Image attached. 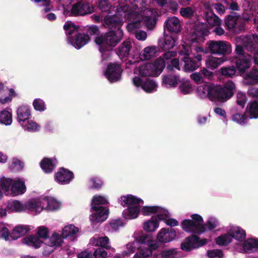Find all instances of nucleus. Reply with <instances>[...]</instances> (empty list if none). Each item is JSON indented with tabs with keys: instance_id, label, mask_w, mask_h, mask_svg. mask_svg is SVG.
<instances>
[{
	"instance_id": "nucleus-1",
	"label": "nucleus",
	"mask_w": 258,
	"mask_h": 258,
	"mask_svg": "<svg viewBox=\"0 0 258 258\" xmlns=\"http://www.w3.org/2000/svg\"><path fill=\"white\" fill-rule=\"evenodd\" d=\"M128 6L121 7L118 11V16H107L104 19L105 26L114 27V30H111L104 35L96 37L95 42L99 46V49L102 53V57L105 59L110 52L109 46H114L120 41L123 36L122 31L120 25L126 20L125 11L128 10Z\"/></svg>"
},
{
	"instance_id": "nucleus-2",
	"label": "nucleus",
	"mask_w": 258,
	"mask_h": 258,
	"mask_svg": "<svg viewBox=\"0 0 258 258\" xmlns=\"http://www.w3.org/2000/svg\"><path fill=\"white\" fill-rule=\"evenodd\" d=\"M141 3H138L132 8L128 7L125 11L126 20H128L127 30L135 34L139 40H145L147 37L146 33L143 31H138L142 25H145L148 29H152L156 24L158 13L156 10H148L141 8Z\"/></svg>"
},
{
	"instance_id": "nucleus-3",
	"label": "nucleus",
	"mask_w": 258,
	"mask_h": 258,
	"mask_svg": "<svg viewBox=\"0 0 258 258\" xmlns=\"http://www.w3.org/2000/svg\"><path fill=\"white\" fill-rule=\"evenodd\" d=\"M27 190L25 181L20 178L2 177L0 179V198L6 196L16 197L24 195Z\"/></svg>"
},
{
	"instance_id": "nucleus-4",
	"label": "nucleus",
	"mask_w": 258,
	"mask_h": 258,
	"mask_svg": "<svg viewBox=\"0 0 258 258\" xmlns=\"http://www.w3.org/2000/svg\"><path fill=\"white\" fill-rule=\"evenodd\" d=\"M204 26L203 24L197 25L195 30L191 36L190 45H189L190 43L188 41L183 44L191 48L190 54L191 53L194 58L197 59V62L199 63L202 60L203 54L207 53L208 50L201 46L194 45V43H200L204 41V36L206 35L207 33V29L204 28Z\"/></svg>"
},
{
	"instance_id": "nucleus-5",
	"label": "nucleus",
	"mask_w": 258,
	"mask_h": 258,
	"mask_svg": "<svg viewBox=\"0 0 258 258\" xmlns=\"http://www.w3.org/2000/svg\"><path fill=\"white\" fill-rule=\"evenodd\" d=\"M119 201L121 205L127 207V208L124 209L122 213L124 219L133 220L138 217L141 212L140 205L144 203L143 200L133 195H127L121 196Z\"/></svg>"
},
{
	"instance_id": "nucleus-6",
	"label": "nucleus",
	"mask_w": 258,
	"mask_h": 258,
	"mask_svg": "<svg viewBox=\"0 0 258 258\" xmlns=\"http://www.w3.org/2000/svg\"><path fill=\"white\" fill-rule=\"evenodd\" d=\"M235 91V85L231 81L226 82L223 87L214 84L211 101L225 102L233 96Z\"/></svg>"
},
{
	"instance_id": "nucleus-7",
	"label": "nucleus",
	"mask_w": 258,
	"mask_h": 258,
	"mask_svg": "<svg viewBox=\"0 0 258 258\" xmlns=\"http://www.w3.org/2000/svg\"><path fill=\"white\" fill-rule=\"evenodd\" d=\"M164 67V62L161 59H157L153 63L142 64L136 69L134 73L141 78L148 76L156 77L162 73Z\"/></svg>"
},
{
	"instance_id": "nucleus-8",
	"label": "nucleus",
	"mask_w": 258,
	"mask_h": 258,
	"mask_svg": "<svg viewBox=\"0 0 258 258\" xmlns=\"http://www.w3.org/2000/svg\"><path fill=\"white\" fill-rule=\"evenodd\" d=\"M190 219H184L181 223V228L185 231L201 234L206 231L203 217L197 214H192Z\"/></svg>"
},
{
	"instance_id": "nucleus-9",
	"label": "nucleus",
	"mask_w": 258,
	"mask_h": 258,
	"mask_svg": "<svg viewBox=\"0 0 258 258\" xmlns=\"http://www.w3.org/2000/svg\"><path fill=\"white\" fill-rule=\"evenodd\" d=\"M257 48H258L257 35L243 36V75L245 70L249 68L251 64V59L246 57L244 50L254 51Z\"/></svg>"
},
{
	"instance_id": "nucleus-10",
	"label": "nucleus",
	"mask_w": 258,
	"mask_h": 258,
	"mask_svg": "<svg viewBox=\"0 0 258 258\" xmlns=\"http://www.w3.org/2000/svg\"><path fill=\"white\" fill-rule=\"evenodd\" d=\"M232 238L241 242L242 232L240 228H232L227 233L221 234L215 239L216 244L221 246H226L231 242Z\"/></svg>"
},
{
	"instance_id": "nucleus-11",
	"label": "nucleus",
	"mask_w": 258,
	"mask_h": 258,
	"mask_svg": "<svg viewBox=\"0 0 258 258\" xmlns=\"http://www.w3.org/2000/svg\"><path fill=\"white\" fill-rule=\"evenodd\" d=\"M207 44L210 52L213 54L225 56L232 52L231 45L225 41H211Z\"/></svg>"
},
{
	"instance_id": "nucleus-12",
	"label": "nucleus",
	"mask_w": 258,
	"mask_h": 258,
	"mask_svg": "<svg viewBox=\"0 0 258 258\" xmlns=\"http://www.w3.org/2000/svg\"><path fill=\"white\" fill-rule=\"evenodd\" d=\"M191 48L188 46L182 45V49L180 51V54L183 55L182 60L184 63V70L185 72H192L197 69L201 63L192 60L189 55L190 54Z\"/></svg>"
},
{
	"instance_id": "nucleus-13",
	"label": "nucleus",
	"mask_w": 258,
	"mask_h": 258,
	"mask_svg": "<svg viewBox=\"0 0 258 258\" xmlns=\"http://www.w3.org/2000/svg\"><path fill=\"white\" fill-rule=\"evenodd\" d=\"M132 83L136 87H141L147 93H152L156 91L158 85L152 79H143L135 76L132 79Z\"/></svg>"
},
{
	"instance_id": "nucleus-14",
	"label": "nucleus",
	"mask_w": 258,
	"mask_h": 258,
	"mask_svg": "<svg viewBox=\"0 0 258 258\" xmlns=\"http://www.w3.org/2000/svg\"><path fill=\"white\" fill-rule=\"evenodd\" d=\"M207 242L206 239H201L197 236L192 235L186 238L181 243V249L185 251H190L206 244Z\"/></svg>"
},
{
	"instance_id": "nucleus-15",
	"label": "nucleus",
	"mask_w": 258,
	"mask_h": 258,
	"mask_svg": "<svg viewBox=\"0 0 258 258\" xmlns=\"http://www.w3.org/2000/svg\"><path fill=\"white\" fill-rule=\"evenodd\" d=\"M93 11L94 8L91 5L86 3H78L72 6L70 13L65 10L64 14L70 16H83L90 14Z\"/></svg>"
},
{
	"instance_id": "nucleus-16",
	"label": "nucleus",
	"mask_w": 258,
	"mask_h": 258,
	"mask_svg": "<svg viewBox=\"0 0 258 258\" xmlns=\"http://www.w3.org/2000/svg\"><path fill=\"white\" fill-rule=\"evenodd\" d=\"M122 71V70L119 64L110 63L108 65L104 75L109 82H115L120 79Z\"/></svg>"
},
{
	"instance_id": "nucleus-17",
	"label": "nucleus",
	"mask_w": 258,
	"mask_h": 258,
	"mask_svg": "<svg viewBox=\"0 0 258 258\" xmlns=\"http://www.w3.org/2000/svg\"><path fill=\"white\" fill-rule=\"evenodd\" d=\"M176 237V232L173 228H163L157 234V240L161 243H167L173 241Z\"/></svg>"
},
{
	"instance_id": "nucleus-18",
	"label": "nucleus",
	"mask_w": 258,
	"mask_h": 258,
	"mask_svg": "<svg viewBox=\"0 0 258 258\" xmlns=\"http://www.w3.org/2000/svg\"><path fill=\"white\" fill-rule=\"evenodd\" d=\"M27 210L36 213L45 210L44 197L32 199L26 202Z\"/></svg>"
},
{
	"instance_id": "nucleus-19",
	"label": "nucleus",
	"mask_w": 258,
	"mask_h": 258,
	"mask_svg": "<svg viewBox=\"0 0 258 258\" xmlns=\"http://www.w3.org/2000/svg\"><path fill=\"white\" fill-rule=\"evenodd\" d=\"M63 238L61 234H59L56 232H53L49 238L47 246L45 248V254H48L56 247L60 246L63 243Z\"/></svg>"
},
{
	"instance_id": "nucleus-20",
	"label": "nucleus",
	"mask_w": 258,
	"mask_h": 258,
	"mask_svg": "<svg viewBox=\"0 0 258 258\" xmlns=\"http://www.w3.org/2000/svg\"><path fill=\"white\" fill-rule=\"evenodd\" d=\"M95 212L90 215L89 219L92 224L95 225L105 221L109 214V210L105 208H100L97 210H93Z\"/></svg>"
},
{
	"instance_id": "nucleus-21",
	"label": "nucleus",
	"mask_w": 258,
	"mask_h": 258,
	"mask_svg": "<svg viewBox=\"0 0 258 258\" xmlns=\"http://www.w3.org/2000/svg\"><path fill=\"white\" fill-rule=\"evenodd\" d=\"M73 178V173L64 168L59 169L55 174V180L61 184H67Z\"/></svg>"
},
{
	"instance_id": "nucleus-22",
	"label": "nucleus",
	"mask_w": 258,
	"mask_h": 258,
	"mask_svg": "<svg viewBox=\"0 0 258 258\" xmlns=\"http://www.w3.org/2000/svg\"><path fill=\"white\" fill-rule=\"evenodd\" d=\"M164 29L169 32L178 33L181 30L179 20L176 17L168 18L164 23Z\"/></svg>"
},
{
	"instance_id": "nucleus-23",
	"label": "nucleus",
	"mask_w": 258,
	"mask_h": 258,
	"mask_svg": "<svg viewBox=\"0 0 258 258\" xmlns=\"http://www.w3.org/2000/svg\"><path fill=\"white\" fill-rule=\"evenodd\" d=\"M91 243L97 246H100L106 249H111L112 252H115L114 248L111 247L109 239L107 236L93 237L90 239Z\"/></svg>"
},
{
	"instance_id": "nucleus-24",
	"label": "nucleus",
	"mask_w": 258,
	"mask_h": 258,
	"mask_svg": "<svg viewBox=\"0 0 258 258\" xmlns=\"http://www.w3.org/2000/svg\"><path fill=\"white\" fill-rule=\"evenodd\" d=\"M33 229V227L30 225H18L12 230L11 235L13 239H17L27 234Z\"/></svg>"
},
{
	"instance_id": "nucleus-25",
	"label": "nucleus",
	"mask_w": 258,
	"mask_h": 258,
	"mask_svg": "<svg viewBox=\"0 0 258 258\" xmlns=\"http://www.w3.org/2000/svg\"><path fill=\"white\" fill-rule=\"evenodd\" d=\"M227 60V58L225 56L217 57L210 55L206 60V65L207 68L215 70Z\"/></svg>"
},
{
	"instance_id": "nucleus-26",
	"label": "nucleus",
	"mask_w": 258,
	"mask_h": 258,
	"mask_svg": "<svg viewBox=\"0 0 258 258\" xmlns=\"http://www.w3.org/2000/svg\"><path fill=\"white\" fill-rule=\"evenodd\" d=\"M243 78V85L253 86L257 84L258 69L252 68L250 71L247 72Z\"/></svg>"
},
{
	"instance_id": "nucleus-27",
	"label": "nucleus",
	"mask_w": 258,
	"mask_h": 258,
	"mask_svg": "<svg viewBox=\"0 0 258 258\" xmlns=\"http://www.w3.org/2000/svg\"><path fill=\"white\" fill-rule=\"evenodd\" d=\"M179 77L174 75H164L162 77V85L166 88H175L179 81Z\"/></svg>"
},
{
	"instance_id": "nucleus-28",
	"label": "nucleus",
	"mask_w": 258,
	"mask_h": 258,
	"mask_svg": "<svg viewBox=\"0 0 258 258\" xmlns=\"http://www.w3.org/2000/svg\"><path fill=\"white\" fill-rule=\"evenodd\" d=\"M90 40L89 36L84 34H79L75 39L69 37L70 43L75 48L80 49L85 45Z\"/></svg>"
},
{
	"instance_id": "nucleus-29",
	"label": "nucleus",
	"mask_w": 258,
	"mask_h": 258,
	"mask_svg": "<svg viewBox=\"0 0 258 258\" xmlns=\"http://www.w3.org/2000/svg\"><path fill=\"white\" fill-rule=\"evenodd\" d=\"M45 210L55 211L59 210L62 206L61 202L52 197H44Z\"/></svg>"
},
{
	"instance_id": "nucleus-30",
	"label": "nucleus",
	"mask_w": 258,
	"mask_h": 258,
	"mask_svg": "<svg viewBox=\"0 0 258 258\" xmlns=\"http://www.w3.org/2000/svg\"><path fill=\"white\" fill-rule=\"evenodd\" d=\"M236 63V70L233 67H223L221 68L220 71L222 75L231 77L235 75L237 71L239 72L240 75L242 73V61L240 58L235 61Z\"/></svg>"
},
{
	"instance_id": "nucleus-31",
	"label": "nucleus",
	"mask_w": 258,
	"mask_h": 258,
	"mask_svg": "<svg viewBox=\"0 0 258 258\" xmlns=\"http://www.w3.org/2000/svg\"><path fill=\"white\" fill-rule=\"evenodd\" d=\"M31 115L30 110L27 106H21L17 110V119L21 125L28 120Z\"/></svg>"
},
{
	"instance_id": "nucleus-32",
	"label": "nucleus",
	"mask_w": 258,
	"mask_h": 258,
	"mask_svg": "<svg viewBox=\"0 0 258 258\" xmlns=\"http://www.w3.org/2000/svg\"><path fill=\"white\" fill-rule=\"evenodd\" d=\"M246 232L243 229V251L249 252L253 249L258 247V239L255 238H249L244 240L246 237Z\"/></svg>"
},
{
	"instance_id": "nucleus-33",
	"label": "nucleus",
	"mask_w": 258,
	"mask_h": 258,
	"mask_svg": "<svg viewBox=\"0 0 258 258\" xmlns=\"http://www.w3.org/2000/svg\"><path fill=\"white\" fill-rule=\"evenodd\" d=\"M160 221L158 217H151L144 222L143 228L147 232H154L159 228Z\"/></svg>"
},
{
	"instance_id": "nucleus-34",
	"label": "nucleus",
	"mask_w": 258,
	"mask_h": 258,
	"mask_svg": "<svg viewBox=\"0 0 258 258\" xmlns=\"http://www.w3.org/2000/svg\"><path fill=\"white\" fill-rule=\"evenodd\" d=\"M241 17L235 12H232L228 15L225 19V26L228 29L236 28L240 22Z\"/></svg>"
},
{
	"instance_id": "nucleus-35",
	"label": "nucleus",
	"mask_w": 258,
	"mask_h": 258,
	"mask_svg": "<svg viewBox=\"0 0 258 258\" xmlns=\"http://www.w3.org/2000/svg\"><path fill=\"white\" fill-rule=\"evenodd\" d=\"M163 210V208L157 206H144L141 209V212L145 216H149L154 214L156 216L154 217H158L159 219Z\"/></svg>"
},
{
	"instance_id": "nucleus-36",
	"label": "nucleus",
	"mask_w": 258,
	"mask_h": 258,
	"mask_svg": "<svg viewBox=\"0 0 258 258\" xmlns=\"http://www.w3.org/2000/svg\"><path fill=\"white\" fill-rule=\"evenodd\" d=\"M178 89L184 95L190 94L194 92V87L190 82L186 79L179 80Z\"/></svg>"
},
{
	"instance_id": "nucleus-37",
	"label": "nucleus",
	"mask_w": 258,
	"mask_h": 258,
	"mask_svg": "<svg viewBox=\"0 0 258 258\" xmlns=\"http://www.w3.org/2000/svg\"><path fill=\"white\" fill-rule=\"evenodd\" d=\"M56 164L55 159L45 158L40 162V166L44 172L50 173L54 170Z\"/></svg>"
},
{
	"instance_id": "nucleus-38",
	"label": "nucleus",
	"mask_w": 258,
	"mask_h": 258,
	"mask_svg": "<svg viewBox=\"0 0 258 258\" xmlns=\"http://www.w3.org/2000/svg\"><path fill=\"white\" fill-rule=\"evenodd\" d=\"M213 84H205L199 86L197 88V93L202 98L208 97L211 100V94H212Z\"/></svg>"
},
{
	"instance_id": "nucleus-39",
	"label": "nucleus",
	"mask_w": 258,
	"mask_h": 258,
	"mask_svg": "<svg viewBox=\"0 0 258 258\" xmlns=\"http://www.w3.org/2000/svg\"><path fill=\"white\" fill-rule=\"evenodd\" d=\"M23 243L35 248L41 247L43 244V241L40 239L37 236L30 235L23 239Z\"/></svg>"
},
{
	"instance_id": "nucleus-40",
	"label": "nucleus",
	"mask_w": 258,
	"mask_h": 258,
	"mask_svg": "<svg viewBox=\"0 0 258 258\" xmlns=\"http://www.w3.org/2000/svg\"><path fill=\"white\" fill-rule=\"evenodd\" d=\"M7 209L11 212H22L27 210L26 202L23 203L18 200H14L9 202L7 206Z\"/></svg>"
},
{
	"instance_id": "nucleus-41",
	"label": "nucleus",
	"mask_w": 258,
	"mask_h": 258,
	"mask_svg": "<svg viewBox=\"0 0 258 258\" xmlns=\"http://www.w3.org/2000/svg\"><path fill=\"white\" fill-rule=\"evenodd\" d=\"M204 18L211 27L219 26L221 20L212 11H207L204 15Z\"/></svg>"
},
{
	"instance_id": "nucleus-42",
	"label": "nucleus",
	"mask_w": 258,
	"mask_h": 258,
	"mask_svg": "<svg viewBox=\"0 0 258 258\" xmlns=\"http://www.w3.org/2000/svg\"><path fill=\"white\" fill-rule=\"evenodd\" d=\"M157 51V48L155 46L147 47L140 53L139 58L141 60L150 59L156 55Z\"/></svg>"
},
{
	"instance_id": "nucleus-43",
	"label": "nucleus",
	"mask_w": 258,
	"mask_h": 258,
	"mask_svg": "<svg viewBox=\"0 0 258 258\" xmlns=\"http://www.w3.org/2000/svg\"><path fill=\"white\" fill-rule=\"evenodd\" d=\"M108 203V199L105 196L99 195L94 196L92 200L91 207L92 210H97L100 208H104L101 205Z\"/></svg>"
},
{
	"instance_id": "nucleus-44",
	"label": "nucleus",
	"mask_w": 258,
	"mask_h": 258,
	"mask_svg": "<svg viewBox=\"0 0 258 258\" xmlns=\"http://www.w3.org/2000/svg\"><path fill=\"white\" fill-rule=\"evenodd\" d=\"M79 232V229L73 224L68 225L62 229L61 235L63 238L75 237Z\"/></svg>"
},
{
	"instance_id": "nucleus-45",
	"label": "nucleus",
	"mask_w": 258,
	"mask_h": 258,
	"mask_svg": "<svg viewBox=\"0 0 258 258\" xmlns=\"http://www.w3.org/2000/svg\"><path fill=\"white\" fill-rule=\"evenodd\" d=\"M134 241L139 246V244H143L148 243L151 240V237L146 234L143 233V232H136L133 234Z\"/></svg>"
},
{
	"instance_id": "nucleus-46",
	"label": "nucleus",
	"mask_w": 258,
	"mask_h": 258,
	"mask_svg": "<svg viewBox=\"0 0 258 258\" xmlns=\"http://www.w3.org/2000/svg\"><path fill=\"white\" fill-rule=\"evenodd\" d=\"M168 216L169 213L168 211L164 209L160 217H159V219L161 221H164L167 225L170 226L174 227L178 225V221L175 219L169 218Z\"/></svg>"
},
{
	"instance_id": "nucleus-47",
	"label": "nucleus",
	"mask_w": 258,
	"mask_h": 258,
	"mask_svg": "<svg viewBox=\"0 0 258 258\" xmlns=\"http://www.w3.org/2000/svg\"><path fill=\"white\" fill-rule=\"evenodd\" d=\"M176 38L172 35H165L163 43L161 45L164 50L172 48L176 44Z\"/></svg>"
},
{
	"instance_id": "nucleus-48",
	"label": "nucleus",
	"mask_w": 258,
	"mask_h": 258,
	"mask_svg": "<svg viewBox=\"0 0 258 258\" xmlns=\"http://www.w3.org/2000/svg\"><path fill=\"white\" fill-rule=\"evenodd\" d=\"M12 122V113L6 110L0 112V123L5 125H10Z\"/></svg>"
},
{
	"instance_id": "nucleus-49",
	"label": "nucleus",
	"mask_w": 258,
	"mask_h": 258,
	"mask_svg": "<svg viewBox=\"0 0 258 258\" xmlns=\"http://www.w3.org/2000/svg\"><path fill=\"white\" fill-rule=\"evenodd\" d=\"M248 109L249 118H257L258 117V103L254 101L250 103L247 107Z\"/></svg>"
},
{
	"instance_id": "nucleus-50",
	"label": "nucleus",
	"mask_w": 258,
	"mask_h": 258,
	"mask_svg": "<svg viewBox=\"0 0 258 258\" xmlns=\"http://www.w3.org/2000/svg\"><path fill=\"white\" fill-rule=\"evenodd\" d=\"M8 91L9 95L8 96L5 97L2 96L0 97V103L2 104L10 103L12 101L13 98L18 96V93L13 88H9Z\"/></svg>"
},
{
	"instance_id": "nucleus-51",
	"label": "nucleus",
	"mask_w": 258,
	"mask_h": 258,
	"mask_svg": "<svg viewBox=\"0 0 258 258\" xmlns=\"http://www.w3.org/2000/svg\"><path fill=\"white\" fill-rule=\"evenodd\" d=\"M21 126L28 132H36L39 130V126L32 120H28Z\"/></svg>"
},
{
	"instance_id": "nucleus-52",
	"label": "nucleus",
	"mask_w": 258,
	"mask_h": 258,
	"mask_svg": "<svg viewBox=\"0 0 258 258\" xmlns=\"http://www.w3.org/2000/svg\"><path fill=\"white\" fill-rule=\"evenodd\" d=\"M138 245L134 241L128 243L126 245L125 249L122 252V255L123 256H128L130 255L135 251Z\"/></svg>"
},
{
	"instance_id": "nucleus-53",
	"label": "nucleus",
	"mask_w": 258,
	"mask_h": 258,
	"mask_svg": "<svg viewBox=\"0 0 258 258\" xmlns=\"http://www.w3.org/2000/svg\"><path fill=\"white\" fill-rule=\"evenodd\" d=\"M219 225V220L214 217H209L208 220L206 221L205 224H204L206 228V230H212L217 227Z\"/></svg>"
},
{
	"instance_id": "nucleus-54",
	"label": "nucleus",
	"mask_w": 258,
	"mask_h": 258,
	"mask_svg": "<svg viewBox=\"0 0 258 258\" xmlns=\"http://www.w3.org/2000/svg\"><path fill=\"white\" fill-rule=\"evenodd\" d=\"M131 47L130 41H124L122 46L119 48L118 52L119 55L123 56H127Z\"/></svg>"
},
{
	"instance_id": "nucleus-55",
	"label": "nucleus",
	"mask_w": 258,
	"mask_h": 258,
	"mask_svg": "<svg viewBox=\"0 0 258 258\" xmlns=\"http://www.w3.org/2000/svg\"><path fill=\"white\" fill-rule=\"evenodd\" d=\"M36 233L40 239H46L48 237L49 231L47 227L41 226L37 228Z\"/></svg>"
},
{
	"instance_id": "nucleus-56",
	"label": "nucleus",
	"mask_w": 258,
	"mask_h": 258,
	"mask_svg": "<svg viewBox=\"0 0 258 258\" xmlns=\"http://www.w3.org/2000/svg\"><path fill=\"white\" fill-rule=\"evenodd\" d=\"M195 9L193 7L182 8L180 10L181 15L184 18H190L192 17L195 14Z\"/></svg>"
},
{
	"instance_id": "nucleus-57",
	"label": "nucleus",
	"mask_w": 258,
	"mask_h": 258,
	"mask_svg": "<svg viewBox=\"0 0 258 258\" xmlns=\"http://www.w3.org/2000/svg\"><path fill=\"white\" fill-rule=\"evenodd\" d=\"M152 254V251L149 248H141L133 258H148Z\"/></svg>"
},
{
	"instance_id": "nucleus-58",
	"label": "nucleus",
	"mask_w": 258,
	"mask_h": 258,
	"mask_svg": "<svg viewBox=\"0 0 258 258\" xmlns=\"http://www.w3.org/2000/svg\"><path fill=\"white\" fill-rule=\"evenodd\" d=\"M176 254L177 251L175 248L166 249L162 251L161 256V258H175Z\"/></svg>"
},
{
	"instance_id": "nucleus-59",
	"label": "nucleus",
	"mask_w": 258,
	"mask_h": 258,
	"mask_svg": "<svg viewBox=\"0 0 258 258\" xmlns=\"http://www.w3.org/2000/svg\"><path fill=\"white\" fill-rule=\"evenodd\" d=\"M64 29L68 35H71L74 31L77 30V26L72 22L67 21L63 26Z\"/></svg>"
},
{
	"instance_id": "nucleus-60",
	"label": "nucleus",
	"mask_w": 258,
	"mask_h": 258,
	"mask_svg": "<svg viewBox=\"0 0 258 258\" xmlns=\"http://www.w3.org/2000/svg\"><path fill=\"white\" fill-rule=\"evenodd\" d=\"M33 106L35 110L38 111H44L45 109L44 101L40 99H36L33 103Z\"/></svg>"
},
{
	"instance_id": "nucleus-61",
	"label": "nucleus",
	"mask_w": 258,
	"mask_h": 258,
	"mask_svg": "<svg viewBox=\"0 0 258 258\" xmlns=\"http://www.w3.org/2000/svg\"><path fill=\"white\" fill-rule=\"evenodd\" d=\"M92 255L93 258H106L107 256V252L101 248H97Z\"/></svg>"
},
{
	"instance_id": "nucleus-62",
	"label": "nucleus",
	"mask_w": 258,
	"mask_h": 258,
	"mask_svg": "<svg viewBox=\"0 0 258 258\" xmlns=\"http://www.w3.org/2000/svg\"><path fill=\"white\" fill-rule=\"evenodd\" d=\"M10 233L7 227L5 225L0 223V237L3 238L6 240H9Z\"/></svg>"
},
{
	"instance_id": "nucleus-63",
	"label": "nucleus",
	"mask_w": 258,
	"mask_h": 258,
	"mask_svg": "<svg viewBox=\"0 0 258 258\" xmlns=\"http://www.w3.org/2000/svg\"><path fill=\"white\" fill-rule=\"evenodd\" d=\"M167 68L170 70L176 69L179 70L180 69L179 60L177 58L172 59L169 63L167 64Z\"/></svg>"
},
{
	"instance_id": "nucleus-64",
	"label": "nucleus",
	"mask_w": 258,
	"mask_h": 258,
	"mask_svg": "<svg viewBox=\"0 0 258 258\" xmlns=\"http://www.w3.org/2000/svg\"><path fill=\"white\" fill-rule=\"evenodd\" d=\"M208 256L210 258H215L216 257L222 258L223 253L222 250L219 249H213L207 251Z\"/></svg>"
}]
</instances>
